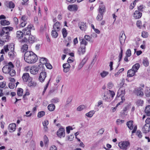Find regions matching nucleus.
Listing matches in <instances>:
<instances>
[{"mask_svg": "<svg viewBox=\"0 0 150 150\" xmlns=\"http://www.w3.org/2000/svg\"><path fill=\"white\" fill-rule=\"evenodd\" d=\"M24 59L28 63L33 64L37 61L38 58L34 52L30 51H28L24 54Z\"/></svg>", "mask_w": 150, "mask_h": 150, "instance_id": "nucleus-1", "label": "nucleus"}, {"mask_svg": "<svg viewBox=\"0 0 150 150\" xmlns=\"http://www.w3.org/2000/svg\"><path fill=\"white\" fill-rule=\"evenodd\" d=\"M13 28L10 26L3 27L0 32V39L4 42H7L9 40L10 36L9 32L13 30Z\"/></svg>", "mask_w": 150, "mask_h": 150, "instance_id": "nucleus-2", "label": "nucleus"}, {"mask_svg": "<svg viewBox=\"0 0 150 150\" xmlns=\"http://www.w3.org/2000/svg\"><path fill=\"white\" fill-rule=\"evenodd\" d=\"M130 143L128 141H123L120 142L118 145L120 148L123 150H126L129 147Z\"/></svg>", "mask_w": 150, "mask_h": 150, "instance_id": "nucleus-3", "label": "nucleus"}, {"mask_svg": "<svg viewBox=\"0 0 150 150\" xmlns=\"http://www.w3.org/2000/svg\"><path fill=\"white\" fill-rule=\"evenodd\" d=\"M13 68V65L12 62H10L6 65L4 66L2 68L3 72L5 74L8 73L10 69Z\"/></svg>", "mask_w": 150, "mask_h": 150, "instance_id": "nucleus-4", "label": "nucleus"}, {"mask_svg": "<svg viewBox=\"0 0 150 150\" xmlns=\"http://www.w3.org/2000/svg\"><path fill=\"white\" fill-rule=\"evenodd\" d=\"M34 30V27L32 25H28V26L23 30V33L24 35H31L30 30Z\"/></svg>", "mask_w": 150, "mask_h": 150, "instance_id": "nucleus-5", "label": "nucleus"}, {"mask_svg": "<svg viewBox=\"0 0 150 150\" xmlns=\"http://www.w3.org/2000/svg\"><path fill=\"white\" fill-rule=\"evenodd\" d=\"M10 51L8 53V56L10 58H13L15 56L16 53L14 51V46L13 44L9 45Z\"/></svg>", "mask_w": 150, "mask_h": 150, "instance_id": "nucleus-6", "label": "nucleus"}, {"mask_svg": "<svg viewBox=\"0 0 150 150\" xmlns=\"http://www.w3.org/2000/svg\"><path fill=\"white\" fill-rule=\"evenodd\" d=\"M57 136L60 138L64 137L65 136V129L63 127L59 128L57 132Z\"/></svg>", "mask_w": 150, "mask_h": 150, "instance_id": "nucleus-7", "label": "nucleus"}, {"mask_svg": "<svg viewBox=\"0 0 150 150\" xmlns=\"http://www.w3.org/2000/svg\"><path fill=\"white\" fill-rule=\"evenodd\" d=\"M125 93V88L124 86L120 88L119 89L117 96L119 97L121 96H124Z\"/></svg>", "mask_w": 150, "mask_h": 150, "instance_id": "nucleus-8", "label": "nucleus"}, {"mask_svg": "<svg viewBox=\"0 0 150 150\" xmlns=\"http://www.w3.org/2000/svg\"><path fill=\"white\" fill-rule=\"evenodd\" d=\"M102 98L103 100L105 101L110 102L111 100V99L109 94V93L107 91L105 92L104 93Z\"/></svg>", "mask_w": 150, "mask_h": 150, "instance_id": "nucleus-9", "label": "nucleus"}, {"mask_svg": "<svg viewBox=\"0 0 150 150\" xmlns=\"http://www.w3.org/2000/svg\"><path fill=\"white\" fill-rule=\"evenodd\" d=\"M134 93L137 96L140 97H143L144 95V93L142 90L138 88H136L134 91Z\"/></svg>", "mask_w": 150, "mask_h": 150, "instance_id": "nucleus-10", "label": "nucleus"}, {"mask_svg": "<svg viewBox=\"0 0 150 150\" xmlns=\"http://www.w3.org/2000/svg\"><path fill=\"white\" fill-rule=\"evenodd\" d=\"M39 67L33 66L32 67L30 70V73L33 75L37 74L39 71Z\"/></svg>", "mask_w": 150, "mask_h": 150, "instance_id": "nucleus-11", "label": "nucleus"}, {"mask_svg": "<svg viewBox=\"0 0 150 150\" xmlns=\"http://www.w3.org/2000/svg\"><path fill=\"white\" fill-rule=\"evenodd\" d=\"M125 38L126 36L124 33H122L120 34L119 40L121 45H123L124 44Z\"/></svg>", "mask_w": 150, "mask_h": 150, "instance_id": "nucleus-12", "label": "nucleus"}, {"mask_svg": "<svg viewBox=\"0 0 150 150\" xmlns=\"http://www.w3.org/2000/svg\"><path fill=\"white\" fill-rule=\"evenodd\" d=\"M142 130L143 132L145 133L150 131V124L147 123L145 124L142 129Z\"/></svg>", "mask_w": 150, "mask_h": 150, "instance_id": "nucleus-13", "label": "nucleus"}, {"mask_svg": "<svg viewBox=\"0 0 150 150\" xmlns=\"http://www.w3.org/2000/svg\"><path fill=\"white\" fill-rule=\"evenodd\" d=\"M46 76V73L45 72L43 71L41 72L39 78L40 81L42 82H43Z\"/></svg>", "mask_w": 150, "mask_h": 150, "instance_id": "nucleus-14", "label": "nucleus"}, {"mask_svg": "<svg viewBox=\"0 0 150 150\" xmlns=\"http://www.w3.org/2000/svg\"><path fill=\"white\" fill-rule=\"evenodd\" d=\"M31 78L32 77H30L29 73H24L22 76L23 80L25 82L28 81L29 79Z\"/></svg>", "mask_w": 150, "mask_h": 150, "instance_id": "nucleus-15", "label": "nucleus"}, {"mask_svg": "<svg viewBox=\"0 0 150 150\" xmlns=\"http://www.w3.org/2000/svg\"><path fill=\"white\" fill-rule=\"evenodd\" d=\"M100 4L101 5L99 6L98 11L99 13L103 14L105 11V6L103 4V3L102 2H101Z\"/></svg>", "mask_w": 150, "mask_h": 150, "instance_id": "nucleus-16", "label": "nucleus"}, {"mask_svg": "<svg viewBox=\"0 0 150 150\" xmlns=\"http://www.w3.org/2000/svg\"><path fill=\"white\" fill-rule=\"evenodd\" d=\"M79 26L80 29L82 30L85 31L87 28V26L86 23L80 22L79 23Z\"/></svg>", "mask_w": 150, "mask_h": 150, "instance_id": "nucleus-17", "label": "nucleus"}, {"mask_svg": "<svg viewBox=\"0 0 150 150\" xmlns=\"http://www.w3.org/2000/svg\"><path fill=\"white\" fill-rule=\"evenodd\" d=\"M67 8L70 11H76L78 9V6L75 4L70 5L68 6Z\"/></svg>", "mask_w": 150, "mask_h": 150, "instance_id": "nucleus-18", "label": "nucleus"}, {"mask_svg": "<svg viewBox=\"0 0 150 150\" xmlns=\"http://www.w3.org/2000/svg\"><path fill=\"white\" fill-rule=\"evenodd\" d=\"M16 127V125L15 124H11L9 125L8 129L10 132H13L15 130Z\"/></svg>", "mask_w": 150, "mask_h": 150, "instance_id": "nucleus-19", "label": "nucleus"}, {"mask_svg": "<svg viewBox=\"0 0 150 150\" xmlns=\"http://www.w3.org/2000/svg\"><path fill=\"white\" fill-rule=\"evenodd\" d=\"M9 50V45H6L4 46L3 49L1 50L0 53L1 54H5L7 53Z\"/></svg>", "mask_w": 150, "mask_h": 150, "instance_id": "nucleus-20", "label": "nucleus"}, {"mask_svg": "<svg viewBox=\"0 0 150 150\" xmlns=\"http://www.w3.org/2000/svg\"><path fill=\"white\" fill-rule=\"evenodd\" d=\"M63 67L64 71L67 73L69 70L70 65L69 64L66 63L63 64Z\"/></svg>", "mask_w": 150, "mask_h": 150, "instance_id": "nucleus-21", "label": "nucleus"}, {"mask_svg": "<svg viewBox=\"0 0 150 150\" xmlns=\"http://www.w3.org/2000/svg\"><path fill=\"white\" fill-rule=\"evenodd\" d=\"M28 86L31 87H35L37 83L35 81H32V78H30L29 81H28Z\"/></svg>", "mask_w": 150, "mask_h": 150, "instance_id": "nucleus-22", "label": "nucleus"}, {"mask_svg": "<svg viewBox=\"0 0 150 150\" xmlns=\"http://www.w3.org/2000/svg\"><path fill=\"white\" fill-rule=\"evenodd\" d=\"M72 100V98L71 97H70L67 99L65 106L67 108L71 106V102Z\"/></svg>", "mask_w": 150, "mask_h": 150, "instance_id": "nucleus-23", "label": "nucleus"}, {"mask_svg": "<svg viewBox=\"0 0 150 150\" xmlns=\"http://www.w3.org/2000/svg\"><path fill=\"white\" fill-rule=\"evenodd\" d=\"M61 27V25L60 23L57 22L54 24L53 28L54 30H57V31H58L60 30Z\"/></svg>", "mask_w": 150, "mask_h": 150, "instance_id": "nucleus-24", "label": "nucleus"}, {"mask_svg": "<svg viewBox=\"0 0 150 150\" xmlns=\"http://www.w3.org/2000/svg\"><path fill=\"white\" fill-rule=\"evenodd\" d=\"M136 72L132 69L128 70L127 73V76L129 77L133 76Z\"/></svg>", "mask_w": 150, "mask_h": 150, "instance_id": "nucleus-25", "label": "nucleus"}, {"mask_svg": "<svg viewBox=\"0 0 150 150\" xmlns=\"http://www.w3.org/2000/svg\"><path fill=\"white\" fill-rule=\"evenodd\" d=\"M78 51L79 54H83L86 52V47L81 46L79 49Z\"/></svg>", "mask_w": 150, "mask_h": 150, "instance_id": "nucleus-26", "label": "nucleus"}, {"mask_svg": "<svg viewBox=\"0 0 150 150\" xmlns=\"http://www.w3.org/2000/svg\"><path fill=\"white\" fill-rule=\"evenodd\" d=\"M142 16V13L139 12L138 11H135L134 13V16L136 18H140Z\"/></svg>", "mask_w": 150, "mask_h": 150, "instance_id": "nucleus-27", "label": "nucleus"}, {"mask_svg": "<svg viewBox=\"0 0 150 150\" xmlns=\"http://www.w3.org/2000/svg\"><path fill=\"white\" fill-rule=\"evenodd\" d=\"M35 38L34 36L31 35H29L28 41L29 43H32L35 41Z\"/></svg>", "mask_w": 150, "mask_h": 150, "instance_id": "nucleus-28", "label": "nucleus"}, {"mask_svg": "<svg viewBox=\"0 0 150 150\" xmlns=\"http://www.w3.org/2000/svg\"><path fill=\"white\" fill-rule=\"evenodd\" d=\"M28 48V45L26 44L22 45L21 48V51L22 52H24L27 51Z\"/></svg>", "mask_w": 150, "mask_h": 150, "instance_id": "nucleus-29", "label": "nucleus"}, {"mask_svg": "<svg viewBox=\"0 0 150 150\" xmlns=\"http://www.w3.org/2000/svg\"><path fill=\"white\" fill-rule=\"evenodd\" d=\"M47 108L50 111H52L55 109V106L53 104H51L48 105Z\"/></svg>", "mask_w": 150, "mask_h": 150, "instance_id": "nucleus-30", "label": "nucleus"}, {"mask_svg": "<svg viewBox=\"0 0 150 150\" xmlns=\"http://www.w3.org/2000/svg\"><path fill=\"white\" fill-rule=\"evenodd\" d=\"M132 122V121H129L127 123V125L128 127L131 130L133 128V125Z\"/></svg>", "mask_w": 150, "mask_h": 150, "instance_id": "nucleus-31", "label": "nucleus"}, {"mask_svg": "<svg viewBox=\"0 0 150 150\" xmlns=\"http://www.w3.org/2000/svg\"><path fill=\"white\" fill-rule=\"evenodd\" d=\"M145 112L148 116H150V105H148L145 108Z\"/></svg>", "mask_w": 150, "mask_h": 150, "instance_id": "nucleus-32", "label": "nucleus"}, {"mask_svg": "<svg viewBox=\"0 0 150 150\" xmlns=\"http://www.w3.org/2000/svg\"><path fill=\"white\" fill-rule=\"evenodd\" d=\"M140 65L139 63H136L132 67V69L137 72L140 67Z\"/></svg>", "mask_w": 150, "mask_h": 150, "instance_id": "nucleus-33", "label": "nucleus"}, {"mask_svg": "<svg viewBox=\"0 0 150 150\" xmlns=\"http://www.w3.org/2000/svg\"><path fill=\"white\" fill-rule=\"evenodd\" d=\"M23 35L24 34L23 33V32H22L21 31L19 30L17 31L16 33L17 37L18 38H22Z\"/></svg>", "mask_w": 150, "mask_h": 150, "instance_id": "nucleus-34", "label": "nucleus"}, {"mask_svg": "<svg viewBox=\"0 0 150 150\" xmlns=\"http://www.w3.org/2000/svg\"><path fill=\"white\" fill-rule=\"evenodd\" d=\"M95 113V111L94 110H91L89 112L86 113V115L88 117H91Z\"/></svg>", "mask_w": 150, "mask_h": 150, "instance_id": "nucleus-35", "label": "nucleus"}, {"mask_svg": "<svg viewBox=\"0 0 150 150\" xmlns=\"http://www.w3.org/2000/svg\"><path fill=\"white\" fill-rule=\"evenodd\" d=\"M0 23L1 25H9L10 24V23L9 21L5 20H2L1 21Z\"/></svg>", "mask_w": 150, "mask_h": 150, "instance_id": "nucleus-36", "label": "nucleus"}, {"mask_svg": "<svg viewBox=\"0 0 150 150\" xmlns=\"http://www.w3.org/2000/svg\"><path fill=\"white\" fill-rule=\"evenodd\" d=\"M57 30H54L52 31L51 35L52 37L54 38H56L58 36V34Z\"/></svg>", "mask_w": 150, "mask_h": 150, "instance_id": "nucleus-37", "label": "nucleus"}, {"mask_svg": "<svg viewBox=\"0 0 150 150\" xmlns=\"http://www.w3.org/2000/svg\"><path fill=\"white\" fill-rule=\"evenodd\" d=\"M108 74V72L103 71L100 74V75L102 78H104L107 76Z\"/></svg>", "mask_w": 150, "mask_h": 150, "instance_id": "nucleus-38", "label": "nucleus"}, {"mask_svg": "<svg viewBox=\"0 0 150 150\" xmlns=\"http://www.w3.org/2000/svg\"><path fill=\"white\" fill-rule=\"evenodd\" d=\"M40 61L42 64H45L47 62V60L45 58L41 57L40 58Z\"/></svg>", "mask_w": 150, "mask_h": 150, "instance_id": "nucleus-39", "label": "nucleus"}, {"mask_svg": "<svg viewBox=\"0 0 150 150\" xmlns=\"http://www.w3.org/2000/svg\"><path fill=\"white\" fill-rule=\"evenodd\" d=\"M46 30V26L45 25L41 26L39 30V32L41 34L43 33Z\"/></svg>", "mask_w": 150, "mask_h": 150, "instance_id": "nucleus-40", "label": "nucleus"}, {"mask_svg": "<svg viewBox=\"0 0 150 150\" xmlns=\"http://www.w3.org/2000/svg\"><path fill=\"white\" fill-rule=\"evenodd\" d=\"M23 90L21 88H18L17 91V94L18 96H22L23 94Z\"/></svg>", "mask_w": 150, "mask_h": 150, "instance_id": "nucleus-41", "label": "nucleus"}, {"mask_svg": "<svg viewBox=\"0 0 150 150\" xmlns=\"http://www.w3.org/2000/svg\"><path fill=\"white\" fill-rule=\"evenodd\" d=\"M143 103V101L141 99L138 100L136 102V103L138 106H142Z\"/></svg>", "mask_w": 150, "mask_h": 150, "instance_id": "nucleus-42", "label": "nucleus"}, {"mask_svg": "<svg viewBox=\"0 0 150 150\" xmlns=\"http://www.w3.org/2000/svg\"><path fill=\"white\" fill-rule=\"evenodd\" d=\"M86 108V106L84 105H81L79 106L77 108V110L79 111H81Z\"/></svg>", "mask_w": 150, "mask_h": 150, "instance_id": "nucleus-43", "label": "nucleus"}, {"mask_svg": "<svg viewBox=\"0 0 150 150\" xmlns=\"http://www.w3.org/2000/svg\"><path fill=\"white\" fill-rule=\"evenodd\" d=\"M103 14L99 13L96 17L97 20L98 21L102 20L103 19Z\"/></svg>", "mask_w": 150, "mask_h": 150, "instance_id": "nucleus-44", "label": "nucleus"}, {"mask_svg": "<svg viewBox=\"0 0 150 150\" xmlns=\"http://www.w3.org/2000/svg\"><path fill=\"white\" fill-rule=\"evenodd\" d=\"M45 114V112L44 111H41L38 112V117L41 118L44 116Z\"/></svg>", "mask_w": 150, "mask_h": 150, "instance_id": "nucleus-45", "label": "nucleus"}, {"mask_svg": "<svg viewBox=\"0 0 150 150\" xmlns=\"http://www.w3.org/2000/svg\"><path fill=\"white\" fill-rule=\"evenodd\" d=\"M80 44L81 45H84V46H85V47H86V46L87 45L88 43L87 42H86V40L83 39L80 40Z\"/></svg>", "mask_w": 150, "mask_h": 150, "instance_id": "nucleus-46", "label": "nucleus"}, {"mask_svg": "<svg viewBox=\"0 0 150 150\" xmlns=\"http://www.w3.org/2000/svg\"><path fill=\"white\" fill-rule=\"evenodd\" d=\"M59 98H55L51 99V103H55L59 102Z\"/></svg>", "mask_w": 150, "mask_h": 150, "instance_id": "nucleus-47", "label": "nucleus"}, {"mask_svg": "<svg viewBox=\"0 0 150 150\" xmlns=\"http://www.w3.org/2000/svg\"><path fill=\"white\" fill-rule=\"evenodd\" d=\"M9 73L10 75L11 76H14L16 74V72L13 69V68H11V69H10Z\"/></svg>", "mask_w": 150, "mask_h": 150, "instance_id": "nucleus-48", "label": "nucleus"}, {"mask_svg": "<svg viewBox=\"0 0 150 150\" xmlns=\"http://www.w3.org/2000/svg\"><path fill=\"white\" fill-rule=\"evenodd\" d=\"M107 92L109 93V94L110 96H111L112 98L111 99H112L115 95V93L114 92L111 90H109L108 91H107Z\"/></svg>", "mask_w": 150, "mask_h": 150, "instance_id": "nucleus-49", "label": "nucleus"}, {"mask_svg": "<svg viewBox=\"0 0 150 150\" xmlns=\"http://www.w3.org/2000/svg\"><path fill=\"white\" fill-rule=\"evenodd\" d=\"M143 63L145 66L147 67L148 66L149 62L147 59V58L144 59L143 61Z\"/></svg>", "mask_w": 150, "mask_h": 150, "instance_id": "nucleus-50", "label": "nucleus"}, {"mask_svg": "<svg viewBox=\"0 0 150 150\" xmlns=\"http://www.w3.org/2000/svg\"><path fill=\"white\" fill-rule=\"evenodd\" d=\"M148 33L147 32L145 31H143L142 32V36L144 38H146L148 36Z\"/></svg>", "mask_w": 150, "mask_h": 150, "instance_id": "nucleus-51", "label": "nucleus"}, {"mask_svg": "<svg viewBox=\"0 0 150 150\" xmlns=\"http://www.w3.org/2000/svg\"><path fill=\"white\" fill-rule=\"evenodd\" d=\"M124 120L117 119L116 121V123L117 125H121L122 124L124 123Z\"/></svg>", "mask_w": 150, "mask_h": 150, "instance_id": "nucleus-52", "label": "nucleus"}, {"mask_svg": "<svg viewBox=\"0 0 150 150\" xmlns=\"http://www.w3.org/2000/svg\"><path fill=\"white\" fill-rule=\"evenodd\" d=\"M62 33L64 38H65L67 35V32L66 29L65 28L63 29L62 30Z\"/></svg>", "mask_w": 150, "mask_h": 150, "instance_id": "nucleus-53", "label": "nucleus"}, {"mask_svg": "<svg viewBox=\"0 0 150 150\" xmlns=\"http://www.w3.org/2000/svg\"><path fill=\"white\" fill-rule=\"evenodd\" d=\"M144 94L146 97H150V89L149 90H146L144 92Z\"/></svg>", "mask_w": 150, "mask_h": 150, "instance_id": "nucleus-54", "label": "nucleus"}, {"mask_svg": "<svg viewBox=\"0 0 150 150\" xmlns=\"http://www.w3.org/2000/svg\"><path fill=\"white\" fill-rule=\"evenodd\" d=\"M8 7L10 8H13L15 7L14 4L12 1H10L8 3Z\"/></svg>", "mask_w": 150, "mask_h": 150, "instance_id": "nucleus-55", "label": "nucleus"}, {"mask_svg": "<svg viewBox=\"0 0 150 150\" xmlns=\"http://www.w3.org/2000/svg\"><path fill=\"white\" fill-rule=\"evenodd\" d=\"M46 67L49 69H51L52 68V66L49 63L47 62L45 64Z\"/></svg>", "mask_w": 150, "mask_h": 150, "instance_id": "nucleus-56", "label": "nucleus"}, {"mask_svg": "<svg viewBox=\"0 0 150 150\" xmlns=\"http://www.w3.org/2000/svg\"><path fill=\"white\" fill-rule=\"evenodd\" d=\"M131 55V52L130 49H128L126 53V56L128 57H130Z\"/></svg>", "mask_w": 150, "mask_h": 150, "instance_id": "nucleus-57", "label": "nucleus"}, {"mask_svg": "<svg viewBox=\"0 0 150 150\" xmlns=\"http://www.w3.org/2000/svg\"><path fill=\"white\" fill-rule=\"evenodd\" d=\"M136 135L140 138H141L142 136V134L140 131H138L136 132Z\"/></svg>", "mask_w": 150, "mask_h": 150, "instance_id": "nucleus-58", "label": "nucleus"}, {"mask_svg": "<svg viewBox=\"0 0 150 150\" xmlns=\"http://www.w3.org/2000/svg\"><path fill=\"white\" fill-rule=\"evenodd\" d=\"M6 85V82L3 81L0 83V88H4Z\"/></svg>", "mask_w": 150, "mask_h": 150, "instance_id": "nucleus-59", "label": "nucleus"}, {"mask_svg": "<svg viewBox=\"0 0 150 150\" xmlns=\"http://www.w3.org/2000/svg\"><path fill=\"white\" fill-rule=\"evenodd\" d=\"M84 39L85 40H86L88 41H90L91 38L88 35H86L84 36Z\"/></svg>", "mask_w": 150, "mask_h": 150, "instance_id": "nucleus-60", "label": "nucleus"}, {"mask_svg": "<svg viewBox=\"0 0 150 150\" xmlns=\"http://www.w3.org/2000/svg\"><path fill=\"white\" fill-rule=\"evenodd\" d=\"M8 87L10 89H13L14 88L15 85L13 83L10 82L9 83Z\"/></svg>", "mask_w": 150, "mask_h": 150, "instance_id": "nucleus-61", "label": "nucleus"}, {"mask_svg": "<svg viewBox=\"0 0 150 150\" xmlns=\"http://www.w3.org/2000/svg\"><path fill=\"white\" fill-rule=\"evenodd\" d=\"M122 96L121 98V99L122 100V101L119 103H118L117 105V106H118L119 105L121 104L122 103L123 101L125 100V97L124 96Z\"/></svg>", "mask_w": 150, "mask_h": 150, "instance_id": "nucleus-62", "label": "nucleus"}, {"mask_svg": "<svg viewBox=\"0 0 150 150\" xmlns=\"http://www.w3.org/2000/svg\"><path fill=\"white\" fill-rule=\"evenodd\" d=\"M43 126H47L49 124L48 121L47 120H45L42 123Z\"/></svg>", "mask_w": 150, "mask_h": 150, "instance_id": "nucleus-63", "label": "nucleus"}, {"mask_svg": "<svg viewBox=\"0 0 150 150\" xmlns=\"http://www.w3.org/2000/svg\"><path fill=\"white\" fill-rule=\"evenodd\" d=\"M49 150H57V149L55 146L53 145L50 147Z\"/></svg>", "mask_w": 150, "mask_h": 150, "instance_id": "nucleus-64", "label": "nucleus"}]
</instances>
